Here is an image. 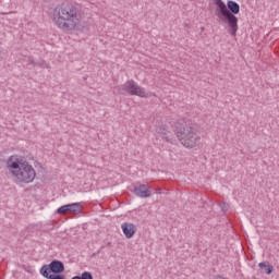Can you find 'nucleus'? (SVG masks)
<instances>
[{"mask_svg": "<svg viewBox=\"0 0 279 279\" xmlns=\"http://www.w3.org/2000/svg\"><path fill=\"white\" fill-rule=\"evenodd\" d=\"M215 16H217L219 23L227 25V32L230 36H236L239 32V17L236 14L241 12V5L236 1L228 0L227 4L223 0H214Z\"/></svg>", "mask_w": 279, "mask_h": 279, "instance_id": "f257e3e1", "label": "nucleus"}, {"mask_svg": "<svg viewBox=\"0 0 279 279\" xmlns=\"http://www.w3.org/2000/svg\"><path fill=\"white\" fill-rule=\"evenodd\" d=\"M53 21L63 32H72L80 25V9L74 4L62 3L53 10Z\"/></svg>", "mask_w": 279, "mask_h": 279, "instance_id": "f03ea898", "label": "nucleus"}, {"mask_svg": "<svg viewBox=\"0 0 279 279\" xmlns=\"http://www.w3.org/2000/svg\"><path fill=\"white\" fill-rule=\"evenodd\" d=\"M7 167L10 173L16 178L21 184H31L36 180V170L26 160L20 159L17 156H11L7 160Z\"/></svg>", "mask_w": 279, "mask_h": 279, "instance_id": "7ed1b4c3", "label": "nucleus"}, {"mask_svg": "<svg viewBox=\"0 0 279 279\" xmlns=\"http://www.w3.org/2000/svg\"><path fill=\"white\" fill-rule=\"evenodd\" d=\"M174 134L183 147L193 149L199 145V134H197V126L191 120H182L177 123Z\"/></svg>", "mask_w": 279, "mask_h": 279, "instance_id": "20e7f679", "label": "nucleus"}, {"mask_svg": "<svg viewBox=\"0 0 279 279\" xmlns=\"http://www.w3.org/2000/svg\"><path fill=\"white\" fill-rule=\"evenodd\" d=\"M40 276H58L64 274V263L60 259H53L49 264H45L39 269Z\"/></svg>", "mask_w": 279, "mask_h": 279, "instance_id": "39448f33", "label": "nucleus"}, {"mask_svg": "<svg viewBox=\"0 0 279 279\" xmlns=\"http://www.w3.org/2000/svg\"><path fill=\"white\" fill-rule=\"evenodd\" d=\"M122 90H125L128 95H132L135 97H147V92H145V88L140 86L138 83L134 80L126 81L125 84L122 85Z\"/></svg>", "mask_w": 279, "mask_h": 279, "instance_id": "423d86ee", "label": "nucleus"}, {"mask_svg": "<svg viewBox=\"0 0 279 279\" xmlns=\"http://www.w3.org/2000/svg\"><path fill=\"white\" fill-rule=\"evenodd\" d=\"M82 203H72L63 205L57 209V215H64V213H74V215H80L82 213Z\"/></svg>", "mask_w": 279, "mask_h": 279, "instance_id": "0eeeda50", "label": "nucleus"}, {"mask_svg": "<svg viewBox=\"0 0 279 279\" xmlns=\"http://www.w3.org/2000/svg\"><path fill=\"white\" fill-rule=\"evenodd\" d=\"M133 193L136 195V197H141L142 199L151 197V189L147 184L134 186Z\"/></svg>", "mask_w": 279, "mask_h": 279, "instance_id": "6e6552de", "label": "nucleus"}, {"mask_svg": "<svg viewBox=\"0 0 279 279\" xmlns=\"http://www.w3.org/2000/svg\"><path fill=\"white\" fill-rule=\"evenodd\" d=\"M122 232L126 239H132L136 234V225L132 222H123L121 225Z\"/></svg>", "mask_w": 279, "mask_h": 279, "instance_id": "1a4fd4ad", "label": "nucleus"}, {"mask_svg": "<svg viewBox=\"0 0 279 279\" xmlns=\"http://www.w3.org/2000/svg\"><path fill=\"white\" fill-rule=\"evenodd\" d=\"M258 267L267 276H271V274H274V266L271 264H269V262H260L258 264Z\"/></svg>", "mask_w": 279, "mask_h": 279, "instance_id": "9d476101", "label": "nucleus"}, {"mask_svg": "<svg viewBox=\"0 0 279 279\" xmlns=\"http://www.w3.org/2000/svg\"><path fill=\"white\" fill-rule=\"evenodd\" d=\"M158 134L160 138L167 141V143L173 144V133H171V131H167L166 129H163L162 131H159Z\"/></svg>", "mask_w": 279, "mask_h": 279, "instance_id": "9b49d317", "label": "nucleus"}, {"mask_svg": "<svg viewBox=\"0 0 279 279\" xmlns=\"http://www.w3.org/2000/svg\"><path fill=\"white\" fill-rule=\"evenodd\" d=\"M72 279H94V278H93V274L90 271H83L81 274V276L80 275L74 276V277H72Z\"/></svg>", "mask_w": 279, "mask_h": 279, "instance_id": "f8f14e48", "label": "nucleus"}, {"mask_svg": "<svg viewBox=\"0 0 279 279\" xmlns=\"http://www.w3.org/2000/svg\"><path fill=\"white\" fill-rule=\"evenodd\" d=\"M219 206H220L222 213H228V210H230V205L227 203H220Z\"/></svg>", "mask_w": 279, "mask_h": 279, "instance_id": "ddd939ff", "label": "nucleus"}, {"mask_svg": "<svg viewBox=\"0 0 279 279\" xmlns=\"http://www.w3.org/2000/svg\"><path fill=\"white\" fill-rule=\"evenodd\" d=\"M37 66H41V69H49V64L47 62L37 63Z\"/></svg>", "mask_w": 279, "mask_h": 279, "instance_id": "4468645a", "label": "nucleus"}, {"mask_svg": "<svg viewBox=\"0 0 279 279\" xmlns=\"http://www.w3.org/2000/svg\"><path fill=\"white\" fill-rule=\"evenodd\" d=\"M29 64H33V66H38V63L34 62V59H29Z\"/></svg>", "mask_w": 279, "mask_h": 279, "instance_id": "2eb2a0df", "label": "nucleus"}, {"mask_svg": "<svg viewBox=\"0 0 279 279\" xmlns=\"http://www.w3.org/2000/svg\"><path fill=\"white\" fill-rule=\"evenodd\" d=\"M155 193H156L157 195H161V194H162V190L156 189Z\"/></svg>", "mask_w": 279, "mask_h": 279, "instance_id": "dca6fc26", "label": "nucleus"}, {"mask_svg": "<svg viewBox=\"0 0 279 279\" xmlns=\"http://www.w3.org/2000/svg\"><path fill=\"white\" fill-rule=\"evenodd\" d=\"M204 32V27L201 28Z\"/></svg>", "mask_w": 279, "mask_h": 279, "instance_id": "f3484780", "label": "nucleus"}]
</instances>
